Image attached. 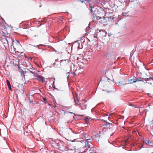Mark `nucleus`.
<instances>
[{
    "instance_id": "nucleus-28",
    "label": "nucleus",
    "mask_w": 153,
    "mask_h": 153,
    "mask_svg": "<svg viewBox=\"0 0 153 153\" xmlns=\"http://www.w3.org/2000/svg\"><path fill=\"white\" fill-rule=\"evenodd\" d=\"M91 59V57H88V59Z\"/></svg>"
},
{
    "instance_id": "nucleus-11",
    "label": "nucleus",
    "mask_w": 153,
    "mask_h": 153,
    "mask_svg": "<svg viewBox=\"0 0 153 153\" xmlns=\"http://www.w3.org/2000/svg\"><path fill=\"white\" fill-rule=\"evenodd\" d=\"M111 124H110L109 123H106V125L107 128H108L109 129H110V128L111 127Z\"/></svg>"
},
{
    "instance_id": "nucleus-26",
    "label": "nucleus",
    "mask_w": 153,
    "mask_h": 153,
    "mask_svg": "<svg viewBox=\"0 0 153 153\" xmlns=\"http://www.w3.org/2000/svg\"><path fill=\"white\" fill-rule=\"evenodd\" d=\"M129 105H130V106H133V105H132V104H129Z\"/></svg>"
},
{
    "instance_id": "nucleus-29",
    "label": "nucleus",
    "mask_w": 153,
    "mask_h": 153,
    "mask_svg": "<svg viewBox=\"0 0 153 153\" xmlns=\"http://www.w3.org/2000/svg\"><path fill=\"white\" fill-rule=\"evenodd\" d=\"M4 47H5V48H6V47H5V45H4ZM6 46L7 47V45H6Z\"/></svg>"
},
{
    "instance_id": "nucleus-25",
    "label": "nucleus",
    "mask_w": 153,
    "mask_h": 153,
    "mask_svg": "<svg viewBox=\"0 0 153 153\" xmlns=\"http://www.w3.org/2000/svg\"><path fill=\"white\" fill-rule=\"evenodd\" d=\"M36 36V35H34L33 36V37H36V36Z\"/></svg>"
},
{
    "instance_id": "nucleus-24",
    "label": "nucleus",
    "mask_w": 153,
    "mask_h": 153,
    "mask_svg": "<svg viewBox=\"0 0 153 153\" xmlns=\"http://www.w3.org/2000/svg\"><path fill=\"white\" fill-rule=\"evenodd\" d=\"M111 92V91H107V92H108V93H109V92Z\"/></svg>"
},
{
    "instance_id": "nucleus-1",
    "label": "nucleus",
    "mask_w": 153,
    "mask_h": 153,
    "mask_svg": "<svg viewBox=\"0 0 153 153\" xmlns=\"http://www.w3.org/2000/svg\"><path fill=\"white\" fill-rule=\"evenodd\" d=\"M86 1L89 4L90 7L89 10L91 12H95L96 11V9H97L96 8L97 6L95 5L97 3L96 0H91L90 1L89 0H88Z\"/></svg>"
},
{
    "instance_id": "nucleus-15",
    "label": "nucleus",
    "mask_w": 153,
    "mask_h": 153,
    "mask_svg": "<svg viewBox=\"0 0 153 153\" xmlns=\"http://www.w3.org/2000/svg\"><path fill=\"white\" fill-rule=\"evenodd\" d=\"M74 102H75V104H76V105L80 106V105H81V103H78V102H79V101L78 100L77 101V102H76L75 100H74Z\"/></svg>"
},
{
    "instance_id": "nucleus-22",
    "label": "nucleus",
    "mask_w": 153,
    "mask_h": 153,
    "mask_svg": "<svg viewBox=\"0 0 153 153\" xmlns=\"http://www.w3.org/2000/svg\"><path fill=\"white\" fill-rule=\"evenodd\" d=\"M4 41H6L7 43V44H8V41L7 40V39H5L4 40Z\"/></svg>"
},
{
    "instance_id": "nucleus-17",
    "label": "nucleus",
    "mask_w": 153,
    "mask_h": 153,
    "mask_svg": "<svg viewBox=\"0 0 153 153\" xmlns=\"http://www.w3.org/2000/svg\"><path fill=\"white\" fill-rule=\"evenodd\" d=\"M35 70L34 69H32L31 70H30L29 71L31 73L33 74H34L35 75V73H34V71H34Z\"/></svg>"
},
{
    "instance_id": "nucleus-4",
    "label": "nucleus",
    "mask_w": 153,
    "mask_h": 153,
    "mask_svg": "<svg viewBox=\"0 0 153 153\" xmlns=\"http://www.w3.org/2000/svg\"><path fill=\"white\" fill-rule=\"evenodd\" d=\"M82 104H81L80 106L81 107L82 109H85L86 108L87 105L85 103L86 102V101L85 100H82Z\"/></svg>"
},
{
    "instance_id": "nucleus-16",
    "label": "nucleus",
    "mask_w": 153,
    "mask_h": 153,
    "mask_svg": "<svg viewBox=\"0 0 153 153\" xmlns=\"http://www.w3.org/2000/svg\"><path fill=\"white\" fill-rule=\"evenodd\" d=\"M143 142L147 144H148L149 143V141L148 140H146V141H143Z\"/></svg>"
},
{
    "instance_id": "nucleus-14",
    "label": "nucleus",
    "mask_w": 153,
    "mask_h": 153,
    "mask_svg": "<svg viewBox=\"0 0 153 153\" xmlns=\"http://www.w3.org/2000/svg\"><path fill=\"white\" fill-rule=\"evenodd\" d=\"M21 75L25 77V74H24V71L23 70H22L21 72Z\"/></svg>"
},
{
    "instance_id": "nucleus-5",
    "label": "nucleus",
    "mask_w": 153,
    "mask_h": 153,
    "mask_svg": "<svg viewBox=\"0 0 153 153\" xmlns=\"http://www.w3.org/2000/svg\"><path fill=\"white\" fill-rule=\"evenodd\" d=\"M34 76L36 77V79L39 80L43 81L44 79L43 77L40 75L38 74H35Z\"/></svg>"
},
{
    "instance_id": "nucleus-30",
    "label": "nucleus",
    "mask_w": 153,
    "mask_h": 153,
    "mask_svg": "<svg viewBox=\"0 0 153 153\" xmlns=\"http://www.w3.org/2000/svg\"><path fill=\"white\" fill-rule=\"evenodd\" d=\"M38 45H37V46H34V47H37L38 46Z\"/></svg>"
},
{
    "instance_id": "nucleus-7",
    "label": "nucleus",
    "mask_w": 153,
    "mask_h": 153,
    "mask_svg": "<svg viewBox=\"0 0 153 153\" xmlns=\"http://www.w3.org/2000/svg\"><path fill=\"white\" fill-rule=\"evenodd\" d=\"M6 82L7 84V85L8 87V88L11 91H12V89L11 88V86L10 85V82L8 80H6Z\"/></svg>"
},
{
    "instance_id": "nucleus-13",
    "label": "nucleus",
    "mask_w": 153,
    "mask_h": 153,
    "mask_svg": "<svg viewBox=\"0 0 153 153\" xmlns=\"http://www.w3.org/2000/svg\"><path fill=\"white\" fill-rule=\"evenodd\" d=\"M92 37H93L95 39H96V38L95 36L94 35H93L91 36H90L89 37L91 41H93V40L94 39H93Z\"/></svg>"
},
{
    "instance_id": "nucleus-21",
    "label": "nucleus",
    "mask_w": 153,
    "mask_h": 153,
    "mask_svg": "<svg viewBox=\"0 0 153 153\" xmlns=\"http://www.w3.org/2000/svg\"><path fill=\"white\" fill-rule=\"evenodd\" d=\"M122 14L123 16H126V13H123Z\"/></svg>"
},
{
    "instance_id": "nucleus-2",
    "label": "nucleus",
    "mask_w": 153,
    "mask_h": 153,
    "mask_svg": "<svg viewBox=\"0 0 153 153\" xmlns=\"http://www.w3.org/2000/svg\"><path fill=\"white\" fill-rule=\"evenodd\" d=\"M93 21H95L97 23H102L104 17H100L96 15L95 16H92Z\"/></svg>"
},
{
    "instance_id": "nucleus-10",
    "label": "nucleus",
    "mask_w": 153,
    "mask_h": 153,
    "mask_svg": "<svg viewBox=\"0 0 153 153\" xmlns=\"http://www.w3.org/2000/svg\"><path fill=\"white\" fill-rule=\"evenodd\" d=\"M133 81H134V79H128V84H131L132 83H134V82H133Z\"/></svg>"
},
{
    "instance_id": "nucleus-3",
    "label": "nucleus",
    "mask_w": 153,
    "mask_h": 153,
    "mask_svg": "<svg viewBox=\"0 0 153 153\" xmlns=\"http://www.w3.org/2000/svg\"><path fill=\"white\" fill-rule=\"evenodd\" d=\"M111 19L109 18L108 17H104L103 21H102V23L103 24V25H108L109 24L110 22H111Z\"/></svg>"
},
{
    "instance_id": "nucleus-12",
    "label": "nucleus",
    "mask_w": 153,
    "mask_h": 153,
    "mask_svg": "<svg viewBox=\"0 0 153 153\" xmlns=\"http://www.w3.org/2000/svg\"><path fill=\"white\" fill-rule=\"evenodd\" d=\"M90 119V117H85V120L86 123L88 122V120Z\"/></svg>"
},
{
    "instance_id": "nucleus-8",
    "label": "nucleus",
    "mask_w": 153,
    "mask_h": 153,
    "mask_svg": "<svg viewBox=\"0 0 153 153\" xmlns=\"http://www.w3.org/2000/svg\"><path fill=\"white\" fill-rule=\"evenodd\" d=\"M120 85L121 86H123L126 84V81L125 80H123L122 81L119 82Z\"/></svg>"
},
{
    "instance_id": "nucleus-32",
    "label": "nucleus",
    "mask_w": 153,
    "mask_h": 153,
    "mask_svg": "<svg viewBox=\"0 0 153 153\" xmlns=\"http://www.w3.org/2000/svg\"><path fill=\"white\" fill-rule=\"evenodd\" d=\"M48 48H50V47H49V46H48Z\"/></svg>"
},
{
    "instance_id": "nucleus-6",
    "label": "nucleus",
    "mask_w": 153,
    "mask_h": 153,
    "mask_svg": "<svg viewBox=\"0 0 153 153\" xmlns=\"http://www.w3.org/2000/svg\"><path fill=\"white\" fill-rule=\"evenodd\" d=\"M77 70L76 69H74L73 70H72V68H71V77H75L76 76V71Z\"/></svg>"
},
{
    "instance_id": "nucleus-9",
    "label": "nucleus",
    "mask_w": 153,
    "mask_h": 153,
    "mask_svg": "<svg viewBox=\"0 0 153 153\" xmlns=\"http://www.w3.org/2000/svg\"><path fill=\"white\" fill-rule=\"evenodd\" d=\"M142 78L140 77L137 78L135 79H134V81H133L134 83H135L137 82L140 81H142Z\"/></svg>"
},
{
    "instance_id": "nucleus-27",
    "label": "nucleus",
    "mask_w": 153,
    "mask_h": 153,
    "mask_svg": "<svg viewBox=\"0 0 153 153\" xmlns=\"http://www.w3.org/2000/svg\"><path fill=\"white\" fill-rule=\"evenodd\" d=\"M48 29L49 28V29H51V27H49V26L48 27Z\"/></svg>"
},
{
    "instance_id": "nucleus-33",
    "label": "nucleus",
    "mask_w": 153,
    "mask_h": 153,
    "mask_svg": "<svg viewBox=\"0 0 153 153\" xmlns=\"http://www.w3.org/2000/svg\"><path fill=\"white\" fill-rule=\"evenodd\" d=\"M95 153H96V152H95Z\"/></svg>"
},
{
    "instance_id": "nucleus-18",
    "label": "nucleus",
    "mask_w": 153,
    "mask_h": 153,
    "mask_svg": "<svg viewBox=\"0 0 153 153\" xmlns=\"http://www.w3.org/2000/svg\"><path fill=\"white\" fill-rule=\"evenodd\" d=\"M43 101H44V102L45 103H47V99H46V98H43Z\"/></svg>"
},
{
    "instance_id": "nucleus-23",
    "label": "nucleus",
    "mask_w": 153,
    "mask_h": 153,
    "mask_svg": "<svg viewBox=\"0 0 153 153\" xmlns=\"http://www.w3.org/2000/svg\"><path fill=\"white\" fill-rule=\"evenodd\" d=\"M80 153H85V152H79Z\"/></svg>"
},
{
    "instance_id": "nucleus-31",
    "label": "nucleus",
    "mask_w": 153,
    "mask_h": 153,
    "mask_svg": "<svg viewBox=\"0 0 153 153\" xmlns=\"http://www.w3.org/2000/svg\"><path fill=\"white\" fill-rule=\"evenodd\" d=\"M149 93H147V94L148 95H149Z\"/></svg>"
},
{
    "instance_id": "nucleus-20",
    "label": "nucleus",
    "mask_w": 153,
    "mask_h": 153,
    "mask_svg": "<svg viewBox=\"0 0 153 153\" xmlns=\"http://www.w3.org/2000/svg\"><path fill=\"white\" fill-rule=\"evenodd\" d=\"M129 138H128L125 141V143L126 144H127L128 143V140L129 139Z\"/></svg>"
},
{
    "instance_id": "nucleus-19",
    "label": "nucleus",
    "mask_w": 153,
    "mask_h": 153,
    "mask_svg": "<svg viewBox=\"0 0 153 153\" xmlns=\"http://www.w3.org/2000/svg\"><path fill=\"white\" fill-rule=\"evenodd\" d=\"M113 35V34L112 33L110 32V33H108V35L109 36H111Z\"/></svg>"
}]
</instances>
